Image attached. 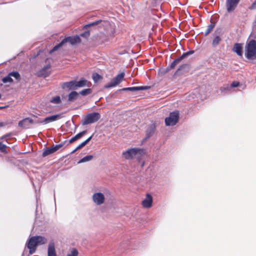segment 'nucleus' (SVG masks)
I'll return each mask as SVG.
<instances>
[{"instance_id":"10","label":"nucleus","mask_w":256,"mask_h":256,"mask_svg":"<svg viewBox=\"0 0 256 256\" xmlns=\"http://www.w3.org/2000/svg\"><path fill=\"white\" fill-rule=\"evenodd\" d=\"M92 200L95 204L100 205L104 202V194L100 192L94 193L92 196Z\"/></svg>"},{"instance_id":"4","label":"nucleus","mask_w":256,"mask_h":256,"mask_svg":"<svg viewBox=\"0 0 256 256\" xmlns=\"http://www.w3.org/2000/svg\"><path fill=\"white\" fill-rule=\"evenodd\" d=\"M180 118L178 111L170 112L169 116L165 118V124L166 126H173L176 124Z\"/></svg>"},{"instance_id":"50","label":"nucleus","mask_w":256,"mask_h":256,"mask_svg":"<svg viewBox=\"0 0 256 256\" xmlns=\"http://www.w3.org/2000/svg\"><path fill=\"white\" fill-rule=\"evenodd\" d=\"M6 106H0V110H2L3 108H6Z\"/></svg>"},{"instance_id":"28","label":"nucleus","mask_w":256,"mask_h":256,"mask_svg":"<svg viewBox=\"0 0 256 256\" xmlns=\"http://www.w3.org/2000/svg\"><path fill=\"white\" fill-rule=\"evenodd\" d=\"M215 26V23L210 20V24L208 26L207 29L204 34V36H207Z\"/></svg>"},{"instance_id":"48","label":"nucleus","mask_w":256,"mask_h":256,"mask_svg":"<svg viewBox=\"0 0 256 256\" xmlns=\"http://www.w3.org/2000/svg\"><path fill=\"white\" fill-rule=\"evenodd\" d=\"M48 256H56V254L54 253V254H48Z\"/></svg>"},{"instance_id":"49","label":"nucleus","mask_w":256,"mask_h":256,"mask_svg":"<svg viewBox=\"0 0 256 256\" xmlns=\"http://www.w3.org/2000/svg\"><path fill=\"white\" fill-rule=\"evenodd\" d=\"M79 149H77V147L74 149V150L71 152L70 154H74V152H75L76 150H78Z\"/></svg>"},{"instance_id":"30","label":"nucleus","mask_w":256,"mask_h":256,"mask_svg":"<svg viewBox=\"0 0 256 256\" xmlns=\"http://www.w3.org/2000/svg\"><path fill=\"white\" fill-rule=\"evenodd\" d=\"M93 135L94 134H92L91 136L88 137L86 140H85L84 142H83L77 146V149H80V148H82L83 147H84L86 145L90 142V141L92 139Z\"/></svg>"},{"instance_id":"31","label":"nucleus","mask_w":256,"mask_h":256,"mask_svg":"<svg viewBox=\"0 0 256 256\" xmlns=\"http://www.w3.org/2000/svg\"><path fill=\"white\" fill-rule=\"evenodd\" d=\"M93 156L92 155H88V156H86L84 157H83L82 158H81L78 162V164H81V163H83V162H88V161H90V160H92L93 158Z\"/></svg>"},{"instance_id":"22","label":"nucleus","mask_w":256,"mask_h":256,"mask_svg":"<svg viewBox=\"0 0 256 256\" xmlns=\"http://www.w3.org/2000/svg\"><path fill=\"white\" fill-rule=\"evenodd\" d=\"M180 62L178 58L175 59L169 66H168L164 70V73L166 74L175 68L176 65Z\"/></svg>"},{"instance_id":"9","label":"nucleus","mask_w":256,"mask_h":256,"mask_svg":"<svg viewBox=\"0 0 256 256\" xmlns=\"http://www.w3.org/2000/svg\"><path fill=\"white\" fill-rule=\"evenodd\" d=\"M156 124L154 123H152L148 126V128L146 131V136L143 139L142 142L146 141L148 139L150 138L154 135L156 131Z\"/></svg>"},{"instance_id":"14","label":"nucleus","mask_w":256,"mask_h":256,"mask_svg":"<svg viewBox=\"0 0 256 256\" xmlns=\"http://www.w3.org/2000/svg\"><path fill=\"white\" fill-rule=\"evenodd\" d=\"M190 66L188 64H184L181 65L178 68L175 72L174 76H178L184 74L188 72Z\"/></svg>"},{"instance_id":"18","label":"nucleus","mask_w":256,"mask_h":256,"mask_svg":"<svg viewBox=\"0 0 256 256\" xmlns=\"http://www.w3.org/2000/svg\"><path fill=\"white\" fill-rule=\"evenodd\" d=\"M152 196L147 194L146 198L142 201V205L144 208H149L152 206Z\"/></svg>"},{"instance_id":"19","label":"nucleus","mask_w":256,"mask_h":256,"mask_svg":"<svg viewBox=\"0 0 256 256\" xmlns=\"http://www.w3.org/2000/svg\"><path fill=\"white\" fill-rule=\"evenodd\" d=\"M232 50L236 52L238 56H242L243 54L242 44L240 43H236L234 44Z\"/></svg>"},{"instance_id":"27","label":"nucleus","mask_w":256,"mask_h":256,"mask_svg":"<svg viewBox=\"0 0 256 256\" xmlns=\"http://www.w3.org/2000/svg\"><path fill=\"white\" fill-rule=\"evenodd\" d=\"M66 44L64 38L58 44H56L50 50V53L52 54L56 50H58L60 47H62L64 44Z\"/></svg>"},{"instance_id":"23","label":"nucleus","mask_w":256,"mask_h":256,"mask_svg":"<svg viewBox=\"0 0 256 256\" xmlns=\"http://www.w3.org/2000/svg\"><path fill=\"white\" fill-rule=\"evenodd\" d=\"M87 132L86 130H84V131H82L78 134H76V136H74V137H72V138H70L69 140L68 144L72 143L73 142L77 140H78L82 136H84L86 133Z\"/></svg>"},{"instance_id":"2","label":"nucleus","mask_w":256,"mask_h":256,"mask_svg":"<svg viewBox=\"0 0 256 256\" xmlns=\"http://www.w3.org/2000/svg\"><path fill=\"white\" fill-rule=\"evenodd\" d=\"M144 154V149L136 148L128 149L122 152V156L127 160L132 159L136 155L142 156Z\"/></svg>"},{"instance_id":"24","label":"nucleus","mask_w":256,"mask_h":256,"mask_svg":"<svg viewBox=\"0 0 256 256\" xmlns=\"http://www.w3.org/2000/svg\"><path fill=\"white\" fill-rule=\"evenodd\" d=\"M78 92L75 90L72 91L68 95V102H74L78 98Z\"/></svg>"},{"instance_id":"33","label":"nucleus","mask_w":256,"mask_h":256,"mask_svg":"<svg viewBox=\"0 0 256 256\" xmlns=\"http://www.w3.org/2000/svg\"><path fill=\"white\" fill-rule=\"evenodd\" d=\"M92 92V90L91 88H88L82 90L80 91L78 93V94H81L82 96H86L90 94Z\"/></svg>"},{"instance_id":"44","label":"nucleus","mask_w":256,"mask_h":256,"mask_svg":"<svg viewBox=\"0 0 256 256\" xmlns=\"http://www.w3.org/2000/svg\"><path fill=\"white\" fill-rule=\"evenodd\" d=\"M230 88L226 87V88H220L222 92L226 93L227 91H229L230 90Z\"/></svg>"},{"instance_id":"39","label":"nucleus","mask_w":256,"mask_h":256,"mask_svg":"<svg viewBox=\"0 0 256 256\" xmlns=\"http://www.w3.org/2000/svg\"><path fill=\"white\" fill-rule=\"evenodd\" d=\"M100 39L102 43L108 42L109 40L108 37L104 34H102L100 36Z\"/></svg>"},{"instance_id":"13","label":"nucleus","mask_w":256,"mask_h":256,"mask_svg":"<svg viewBox=\"0 0 256 256\" xmlns=\"http://www.w3.org/2000/svg\"><path fill=\"white\" fill-rule=\"evenodd\" d=\"M66 43L70 42L72 45H74L76 44L80 43L81 39L78 35L74 36H68L64 38Z\"/></svg>"},{"instance_id":"32","label":"nucleus","mask_w":256,"mask_h":256,"mask_svg":"<svg viewBox=\"0 0 256 256\" xmlns=\"http://www.w3.org/2000/svg\"><path fill=\"white\" fill-rule=\"evenodd\" d=\"M194 50H190L187 52H184L180 56L178 57L179 59L180 60V61L184 59V58H186L187 56L192 54H194Z\"/></svg>"},{"instance_id":"16","label":"nucleus","mask_w":256,"mask_h":256,"mask_svg":"<svg viewBox=\"0 0 256 256\" xmlns=\"http://www.w3.org/2000/svg\"><path fill=\"white\" fill-rule=\"evenodd\" d=\"M102 22H103V21L100 19L96 20L95 21H94L92 22L88 23V24L84 25L82 26V30H87V29H88L90 28H92V27H94V28L96 27V26L100 27L101 26L100 24H102Z\"/></svg>"},{"instance_id":"37","label":"nucleus","mask_w":256,"mask_h":256,"mask_svg":"<svg viewBox=\"0 0 256 256\" xmlns=\"http://www.w3.org/2000/svg\"><path fill=\"white\" fill-rule=\"evenodd\" d=\"M86 31L80 34V36L86 39H88L90 36V30L88 29L85 30Z\"/></svg>"},{"instance_id":"21","label":"nucleus","mask_w":256,"mask_h":256,"mask_svg":"<svg viewBox=\"0 0 256 256\" xmlns=\"http://www.w3.org/2000/svg\"><path fill=\"white\" fill-rule=\"evenodd\" d=\"M50 68V64H48L44 66L38 72V75L39 76H43L46 78L49 75V73L47 72V70Z\"/></svg>"},{"instance_id":"3","label":"nucleus","mask_w":256,"mask_h":256,"mask_svg":"<svg viewBox=\"0 0 256 256\" xmlns=\"http://www.w3.org/2000/svg\"><path fill=\"white\" fill-rule=\"evenodd\" d=\"M100 118V114L98 112H93L88 114L82 124L83 126L94 123L98 121Z\"/></svg>"},{"instance_id":"43","label":"nucleus","mask_w":256,"mask_h":256,"mask_svg":"<svg viewBox=\"0 0 256 256\" xmlns=\"http://www.w3.org/2000/svg\"><path fill=\"white\" fill-rule=\"evenodd\" d=\"M240 84V82L236 81H234L232 82L230 85L231 88H236Z\"/></svg>"},{"instance_id":"17","label":"nucleus","mask_w":256,"mask_h":256,"mask_svg":"<svg viewBox=\"0 0 256 256\" xmlns=\"http://www.w3.org/2000/svg\"><path fill=\"white\" fill-rule=\"evenodd\" d=\"M31 118H26L20 120L18 123V126L22 128H29L30 124H31Z\"/></svg>"},{"instance_id":"25","label":"nucleus","mask_w":256,"mask_h":256,"mask_svg":"<svg viewBox=\"0 0 256 256\" xmlns=\"http://www.w3.org/2000/svg\"><path fill=\"white\" fill-rule=\"evenodd\" d=\"M32 238L35 239L37 245L44 244L46 242V239L44 237L40 236H33Z\"/></svg>"},{"instance_id":"34","label":"nucleus","mask_w":256,"mask_h":256,"mask_svg":"<svg viewBox=\"0 0 256 256\" xmlns=\"http://www.w3.org/2000/svg\"><path fill=\"white\" fill-rule=\"evenodd\" d=\"M50 102L54 104H60L61 102L60 98L58 96L52 97L50 99Z\"/></svg>"},{"instance_id":"8","label":"nucleus","mask_w":256,"mask_h":256,"mask_svg":"<svg viewBox=\"0 0 256 256\" xmlns=\"http://www.w3.org/2000/svg\"><path fill=\"white\" fill-rule=\"evenodd\" d=\"M26 246L27 248L29 250V254H32L35 252L38 246L35 239H34L32 236L28 240Z\"/></svg>"},{"instance_id":"11","label":"nucleus","mask_w":256,"mask_h":256,"mask_svg":"<svg viewBox=\"0 0 256 256\" xmlns=\"http://www.w3.org/2000/svg\"><path fill=\"white\" fill-rule=\"evenodd\" d=\"M149 86H134V87H128V88H124L122 89H120L117 90L116 92L120 91H131V92H136L139 90H147L150 88Z\"/></svg>"},{"instance_id":"36","label":"nucleus","mask_w":256,"mask_h":256,"mask_svg":"<svg viewBox=\"0 0 256 256\" xmlns=\"http://www.w3.org/2000/svg\"><path fill=\"white\" fill-rule=\"evenodd\" d=\"M2 82L5 84L8 82H13L12 76H10V73L6 76L2 78Z\"/></svg>"},{"instance_id":"35","label":"nucleus","mask_w":256,"mask_h":256,"mask_svg":"<svg viewBox=\"0 0 256 256\" xmlns=\"http://www.w3.org/2000/svg\"><path fill=\"white\" fill-rule=\"evenodd\" d=\"M10 76L12 77H14L16 80H20V76L19 72L17 71H13L10 72Z\"/></svg>"},{"instance_id":"1","label":"nucleus","mask_w":256,"mask_h":256,"mask_svg":"<svg viewBox=\"0 0 256 256\" xmlns=\"http://www.w3.org/2000/svg\"><path fill=\"white\" fill-rule=\"evenodd\" d=\"M244 56L248 60H256V40L252 39L247 41L245 46Z\"/></svg>"},{"instance_id":"42","label":"nucleus","mask_w":256,"mask_h":256,"mask_svg":"<svg viewBox=\"0 0 256 256\" xmlns=\"http://www.w3.org/2000/svg\"><path fill=\"white\" fill-rule=\"evenodd\" d=\"M31 122H30L31 124H43L42 120H40L36 119V120H34L32 118H31Z\"/></svg>"},{"instance_id":"45","label":"nucleus","mask_w":256,"mask_h":256,"mask_svg":"<svg viewBox=\"0 0 256 256\" xmlns=\"http://www.w3.org/2000/svg\"><path fill=\"white\" fill-rule=\"evenodd\" d=\"M250 8L252 10L256 9V0H255L254 2L252 4Z\"/></svg>"},{"instance_id":"20","label":"nucleus","mask_w":256,"mask_h":256,"mask_svg":"<svg viewBox=\"0 0 256 256\" xmlns=\"http://www.w3.org/2000/svg\"><path fill=\"white\" fill-rule=\"evenodd\" d=\"M60 118V115L59 114L47 116L45 118L44 120H42L43 124H46L50 122H54L58 120Z\"/></svg>"},{"instance_id":"12","label":"nucleus","mask_w":256,"mask_h":256,"mask_svg":"<svg viewBox=\"0 0 256 256\" xmlns=\"http://www.w3.org/2000/svg\"><path fill=\"white\" fill-rule=\"evenodd\" d=\"M240 1V0H226V4L227 11L228 12L233 11L236 7Z\"/></svg>"},{"instance_id":"26","label":"nucleus","mask_w":256,"mask_h":256,"mask_svg":"<svg viewBox=\"0 0 256 256\" xmlns=\"http://www.w3.org/2000/svg\"><path fill=\"white\" fill-rule=\"evenodd\" d=\"M86 82L87 80L84 78H80L78 81L75 80L76 88L86 86Z\"/></svg>"},{"instance_id":"7","label":"nucleus","mask_w":256,"mask_h":256,"mask_svg":"<svg viewBox=\"0 0 256 256\" xmlns=\"http://www.w3.org/2000/svg\"><path fill=\"white\" fill-rule=\"evenodd\" d=\"M61 88L65 90H76L75 80L64 82L61 84Z\"/></svg>"},{"instance_id":"6","label":"nucleus","mask_w":256,"mask_h":256,"mask_svg":"<svg viewBox=\"0 0 256 256\" xmlns=\"http://www.w3.org/2000/svg\"><path fill=\"white\" fill-rule=\"evenodd\" d=\"M66 141L60 144H56L55 146H53L52 147L46 148L42 152V157H46L54 153V152L58 150L60 148L63 146L64 143Z\"/></svg>"},{"instance_id":"47","label":"nucleus","mask_w":256,"mask_h":256,"mask_svg":"<svg viewBox=\"0 0 256 256\" xmlns=\"http://www.w3.org/2000/svg\"><path fill=\"white\" fill-rule=\"evenodd\" d=\"M8 122H0V127H2V126H6V125L8 124Z\"/></svg>"},{"instance_id":"5","label":"nucleus","mask_w":256,"mask_h":256,"mask_svg":"<svg viewBox=\"0 0 256 256\" xmlns=\"http://www.w3.org/2000/svg\"><path fill=\"white\" fill-rule=\"evenodd\" d=\"M125 76L124 72H122L118 74L116 76L112 78L110 82L108 83L104 86V88H108L112 87H114L116 85L120 83L123 80Z\"/></svg>"},{"instance_id":"40","label":"nucleus","mask_w":256,"mask_h":256,"mask_svg":"<svg viewBox=\"0 0 256 256\" xmlns=\"http://www.w3.org/2000/svg\"><path fill=\"white\" fill-rule=\"evenodd\" d=\"M78 251L76 248H73L71 250L70 254H67V256H78Z\"/></svg>"},{"instance_id":"41","label":"nucleus","mask_w":256,"mask_h":256,"mask_svg":"<svg viewBox=\"0 0 256 256\" xmlns=\"http://www.w3.org/2000/svg\"><path fill=\"white\" fill-rule=\"evenodd\" d=\"M6 146L0 142V152H6Z\"/></svg>"},{"instance_id":"38","label":"nucleus","mask_w":256,"mask_h":256,"mask_svg":"<svg viewBox=\"0 0 256 256\" xmlns=\"http://www.w3.org/2000/svg\"><path fill=\"white\" fill-rule=\"evenodd\" d=\"M92 79L94 82H96L102 78V76L98 73H94L92 74Z\"/></svg>"},{"instance_id":"15","label":"nucleus","mask_w":256,"mask_h":256,"mask_svg":"<svg viewBox=\"0 0 256 256\" xmlns=\"http://www.w3.org/2000/svg\"><path fill=\"white\" fill-rule=\"evenodd\" d=\"M220 32H218V30H216L213 34L214 38L212 42V46L213 48H216L218 46L222 40V38L220 36Z\"/></svg>"},{"instance_id":"29","label":"nucleus","mask_w":256,"mask_h":256,"mask_svg":"<svg viewBox=\"0 0 256 256\" xmlns=\"http://www.w3.org/2000/svg\"><path fill=\"white\" fill-rule=\"evenodd\" d=\"M56 253L54 244L53 242H50L48 244V254Z\"/></svg>"},{"instance_id":"46","label":"nucleus","mask_w":256,"mask_h":256,"mask_svg":"<svg viewBox=\"0 0 256 256\" xmlns=\"http://www.w3.org/2000/svg\"><path fill=\"white\" fill-rule=\"evenodd\" d=\"M12 134L11 133H8V134H6L5 135H4V136H2L1 138L2 140L4 139V138H6L8 137H9L11 136Z\"/></svg>"}]
</instances>
